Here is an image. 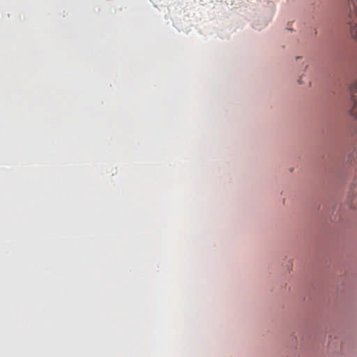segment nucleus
<instances>
[{"instance_id": "f257e3e1", "label": "nucleus", "mask_w": 357, "mask_h": 357, "mask_svg": "<svg viewBox=\"0 0 357 357\" xmlns=\"http://www.w3.org/2000/svg\"><path fill=\"white\" fill-rule=\"evenodd\" d=\"M347 15L351 36L357 41V0H348ZM349 90L352 102L357 103V82L351 84Z\"/></svg>"}]
</instances>
